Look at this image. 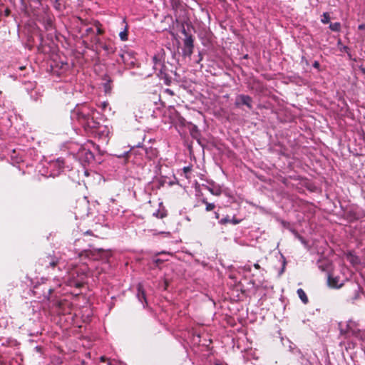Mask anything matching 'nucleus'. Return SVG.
<instances>
[{
    "label": "nucleus",
    "mask_w": 365,
    "mask_h": 365,
    "mask_svg": "<svg viewBox=\"0 0 365 365\" xmlns=\"http://www.w3.org/2000/svg\"><path fill=\"white\" fill-rule=\"evenodd\" d=\"M96 110L89 107L86 104L76 106L71 113L72 120H76L85 129V130L91 134L94 130L97 129L101 125L100 123L94 120L93 114Z\"/></svg>",
    "instance_id": "obj_1"
},
{
    "label": "nucleus",
    "mask_w": 365,
    "mask_h": 365,
    "mask_svg": "<svg viewBox=\"0 0 365 365\" xmlns=\"http://www.w3.org/2000/svg\"><path fill=\"white\" fill-rule=\"evenodd\" d=\"M79 255L80 257L85 256L87 258L96 260L100 259H108L110 256V253L108 250L99 248L93 250H84L81 252Z\"/></svg>",
    "instance_id": "obj_2"
},
{
    "label": "nucleus",
    "mask_w": 365,
    "mask_h": 365,
    "mask_svg": "<svg viewBox=\"0 0 365 365\" xmlns=\"http://www.w3.org/2000/svg\"><path fill=\"white\" fill-rule=\"evenodd\" d=\"M341 334L344 335L346 337L351 336L358 337L359 335L360 330L357 328V324L352 321L347 322L345 329H341Z\"/></svg>",
    "instance_id": "obj_3"
},
{
    "label": "nucleus",
    "mask_w": 365,
    "mask_h": 365,
    "mask_svg": "<svg viewBox=\"0 0 365 365\" xmlns=\"http://www.w3.org/2000/svg\"><path fill=\"white\" fill-rule=\"evenodd\" d=\"M235 105L236 107L246 106L249 109H252V98L248 95L240 94L237 96Z\"/></svg>",
    "instance_id": "obj_4"
},
{
    "label": "nucleus",
    "mask_w": 365,
    "mask_h": 365,
    "mask_svg": "<svg viewBox=\"0 0 365 365\" xmlns=\"http://www.w3.org/2000/svg\"><path fill=\"white\" fill-rule=\"evenodd\" d=\"M39 264L45 268L54 267L58 264V258L47 255L39 259Z\"/></svg>",
    "instance_id": "obj_5"
},
{
    "label": "nucleus",
    "mask_w": 365,
    "mask_h": 365,
    "mask_svg": "<svg viewBox=\"0 0 365 365\" xmlns=\"http://www.w3.org/2000/svg\"><path fill=\"white\" fill-rule=\"evenodd\" d=\"M78 157L83 163H90L94 160L93 153L88 149L82 148L78 153Z\"/></svg>",
    "instance_id": "obj_6"
},
{
    "label": "nucleus",
    "mask_w": 365,
    "mask_h": 365,
    "mask_svg": "<svg viewBox=\"0 0 365 365\" xmlns=\"http://www.w3.org/2000/svg\"><path fill=\"white\" fill-rule=\"evenodd\" d=\"M71 277H72V279L69 282L70 286H73V287H78V288L82 286V281L84 278L83 273H81V274H79L77 271H73L71 273Z\"/></svg>",
    "instance_id": "obj_7"
},
{
    "label": "nucleus",
    "mask_w": 365,
    "mask_h": 365,
    "mask_svg": "<svg viewBox=\"0 0 365 365\" xmlns=\"http://www.w3.org/2000/svg\"><path fill=\"white\" fill-rule=\"evenodd\" d=\"M50 166L53 169L51 175L54 177L58 175L63 170L64 161L63 159L58 158L56 161L51 163Z\"/></svg>",
    "instance_id": "obj_8"
},
{
    "label": "nucleus",
    "mask_w": 365,
    "mask_h": 365,
    "mask_svg": "<svg viewBox=\"0 0 365 365\" xmlns=\"http://www.w3.org/2000/svg\"><path fill=\"white\" fill-rule=\"evenodd\" d=\"M109 134V129L107 126L100 125L99 127L94 130L93 135L98 136L99 138H107Z\"/></svg>",
    "instance_id": "obj_9"
},
{
    "label": "nucleus",
    "mask_w": 365,
    "mask_h": 365,
    "mask_svg": "<svg viewBox=\"0 0 365 365\" xmlns=\"http://www.w3.org/2000/svg\"><path fill=\"white\" fill-rule=\"evenodd\" d=\"M153 69L155 71H159L160 74H163V69L165 68V66L163 63L161 57L159 55H155L153 57Z\"/></svg>",
    "instance_id": "obj_10"
},
{
    "label": "nucleus",
    "mask_w": 365,
    "mask_h": 365,
    "mask_svg": "<svg viewBox=\"0 0 365 365\" xmlns=\"http://www.w3.org/2000/svg\"><path fill=\"white\" fill-rule=\"evenodd\" d=\"M340 278L339 277H333L331 274L328 275V284L333 288H340L343 284L339 282Z\"/></svg>",
    "instance_id": "obj_11"
},
{
    "label": "nucleus",
    "mask_w": 365,
    "mask_h": 365,
    "mask_svg": "<svg viewBox=\"0 0 365 365\" xmlns=\"http://www.w3.org/2000/svg\"><path fill=\"white\" fill-rule=\"evenodd\" d=\"M136 297L141 303H143L144 302L145 304H147L145 292L142 284H138L137 286Z\"/></svg>",
    "instance_id": "obj_12"
},
{
    "label": "nucleus",
    "mask_w": 365,
    "mask_h": 365,
    "mask_svg": "<svg viewBox=\"0 0 365 365\" xmlns=\"http://www.w3.org/2000/svg\"><path fill=\"white\" fill-rule=\"evenodd\" d=\"M95 45H96V49H98V48H103V50H105L107 52H110L111 48L109 45L103 43L99 38L98 37H96L95 38Z\"/></svg>",
    "instance_id": "obj_13"
},
{
    "label": "nucleus",
    "mask_w": 365,
    "mask_h": 365,
    "mask_svg": "<svg viewBox=\"0 0 365 365\" xmlns=\"http://www.w3.org/2000/svg\"><path fill=\"white\" fill-rule=\"evenodd\" d=\"M330 264L327 259H319L317 261V266L319 269L323 272L327 271Z\"/></svg>",
    "instance_id": "obj_14"
},
{
    "label": "nucleus",
    "mask_w": 365,
    "mask_h": 365,
    "mask_svg": "<svg viewBox=\"0 0 365 365\" xmlns=\"http://www.w3.org/2000/svg\"><path fill=\"white\" fill-rule=\"evenodd\" d=\"M112 80L110 78L106 79V81L103 83V89L106 94H110L112 91L111 86Z\"/></svg>",
    "instance_id": "obj_15"
},
{
    "label": "nucleus",
    "mask_w": 365,
    "mask_h": 365,
    "mask_svg": "<svg viewBox=\"0 0 365 365\" xmlns=\"http://www.w3.org/2000/svg\"><path fill=\"white\" fill-rule=\"evenodd\" d=\"M297 293L298 294V297H299V299L302 300V302L304 304H306L308 303V302H309L308 297L302 289H301V288L298 289L297 291Z\"/></svg>",
    "instance_id": "obj_16"
},
{
    "label": "nucleus",
    "mask_w": 365,
    "mask_h": 365,
    "mask_svg": "<svg viewBox=\"0 0 365 365\" xmlns=\"http://www.w3.org/2000/svg\"><path fill=\"white\" fill-rule=\"evenodd\" d=\"M184 47L187 48H194V38L192 36H187V38H185L184 41Z\"/></svg>",
    "instance_id": "obj_17"
},
{
    "label": "nucleus",
    "mask_w": 365,
    "mask_h": 365,
    "mask_svg": "<svg viewBox=\"0 0 365 365\" xmlns=\"http://www.w3.org/2000/svg\"><path fill=\"white\" fill-rule=\"evenodd\" d=\"M153 216L156 217L157 218L163 219L167 216V211L165 210H158L153 213Z\"/></svg>",
    "instance_id": "obj_18"
},
{
    "label": "nucleus",
    "mask_w": 365,
    "mask_h": 365,
    "mask_svg": "<svg viewBox=\"0 0 365 365\" xmlns=\"http://www.w3.org/2000/svg\"><path fill=\"white\" fill-rule=\"evenodd\" d=\"M329 29L336 32H339L341 30V24L339 22L331 23L329 24Z\"/></svg>",
    "instance_id": "obj_19"
},
{
    "label": "nucleus",
    "mask_w": 365,
    "mask_h": 365,
    "mask_svg": "<svg viewBox=\"0 0 365 365\" xmlns=\"http://www.w3.org/2000/svg\"><path fill=\"white\" fill-rule=\"evenodd\" d=\"M119 36L121 41H127L128 40V26L126 25L125 26V29L123 31H120L119 33Z\"/></svg>",
    "instance_id": "obj_20"
},
{
    "label": "nucleus",
    "mask_w": 365,
    "mask_h": 365,
    "mask_svg": "<svg viewBox=\"0 0 365 365\" xmlns=\"http://www.w3.org/2000/svg\"><path fill=\"white\" fill-rule=\"evenodd\" d=\"M292 232L294 233L296 238H297L304 245H307V242L306 241V240L302 236H301L297 231L293 230Z\"/></svg>",
    "instance_id": "obj_21"
},
{
    "label": "nucleus",
    "mask_w": 365,
    "mask_h": 365,
    "mask_svg": "<svg viewBox=\"0 0 365 365\" xmlns=\"http://www.w3.org/2000/svg\"><path fill=\"white\" fill-rule=\"evenodd\" d=\"M321 21L324 24H328L330 21L329 14L327 12H324L322 15V18Z\"/></svg>",
    "instance_id": "obj_22"
},
{
    "label": "nucleus",
    "mask_w": 365,
    "mask_h": 365,
    "mask_svg": "<svg viewBox=\"0 0 365 365\" xmlns=\"http://www.w3.org/2000/svg\"><path fill=\"white\" fill-rule=\"evenodd\" d=\"M183 56H190L193 53V48L184 47L182 50Z\"/></svg>",
    "instance_id": "obj_23"
},
{
    "label": "nucleus",
    "mask_w": 365,
    "mask_h": 365,
    "mask_svg": "<svg viewBox=\"0 0 365 365\" xmlns=\"http://www.w3.org/2000/svg\"><path fill=\"white\" fill-rule=\"evenodd\" d=\"M164 261H165L164 259H159V258L153 259L154 267H159L160 265L164 262Z\"/></svg>",
    "instance_id": "obj_24"
},
{
    "label": "nucleus",
    "mask_w": 365,
    "mask_h": 365,
    "mask_svg": "<svg viewBox=\"0 0 365 365\" xmlns=\"http://www.w3.org/2000/svg\"><path fill=\"white\" fill-rule=\"evenodd\" d=\"M209 190L210 191V192L212 194V195H217V196H219L221 195V190L220 188H217V189H212V188H209Z\"/></svg>",
    "instance_id": "obj_25"
},
{
    "label": "nucleus",
    "mask_w": 365,
    "mask_h": 365,
    "mask_svg": "<svg viewBox=\"0 0 365 365\" xmlns=\"http://www.w3.org/2000/svg\"><path fill=\"white\" fill-rule=\"evenodd\" d=\"M230 221H231V219L230 218V217H229V216H227V217H224V218H222V219L219 221V222H220V224H222V225H225V224H226V223L230 222Z\"/></svg>",
    "instance_id": "obj_26"
},
{
    "label": "nucleus",
    "mask_w": 365,
    "mask_h": 365,
    "mask_svg": "<svg viewBox=\"0 0 365 365\" xmlns=\"http://www.w3.org/2000/svg\"><path fill=\"white\" fill-rule=\"evenodd\" d=\"M215 207V205L214 203H207L205 210L207 211H211Z\"/></svg>",
    "instance_id": "obj_27"
},
{
    "label": "nucleus",
    "mask_w": 365,
    "mask_h": 365,
    "mask_svg": "<svg viewBox=\"0 0 365 365\" xmlns=\"http://www.w3.org/2000/svg\"><path fill=\"white\" fill-rule=\"evenodd\" d=\"M292 352H293L294 354H298L301 359L304 358V355L302 354V351H300V349H297V348H296V349H294L292 350Z\"/></svg>",
    "instance_id": "obj_28"
},
{
    "label": "nucleus",
    "mask_w": 365,
    "mask_h": 365,
    "mask_svg": "<svg viewBox=\"0 0 365 365\" xmlns=\"http://www.w3.org/2000/svg\"><path fill=\"white\" fill-rule=\"evenodd\" d=\"M240 222H241V220H237L235 217H233L231 219L230 223H232L233 225H237V224H239Z\"/></svg>",
    "instance_id": "obj_29"
},
{
    "label": "nucleus",
    "mask_w": 365,
    "mask_h": 365,
    "mask_svg": "<svg viewBox=\"0 0 365 365\" xmlns=\"http://www.w3.org/2000/svg\"><path fill=\"white\" fill-rule=\"evenodd\" d=\"M182 34L185 36V38H187V36H192L191 34H189L185 27H182V29L181 31Z\"/></svg>",
    "instance_id": "obj_30"
},
{
    "label": "nucleus",
    "mask_w": 365,
    "mask_h": 365,
    "mask_svg": "<svg viewBox=\"0 0 365 365\" xmlns=\"http://www.w3.org/2000/svg\"><path fill=\"white\" fill-rule=\"evenodd\" d=\"M160 75H161V76L164 75V76H162V78H165V83L168 85V84H169V83L170 82V80H169V79L168 78V77H167V74H165V73H164L163 72V74H160Z\"/></svg>",
    "instance_id": "obj_31"
},
{
    "label": "nucleus",
    "mask_w": 365,
    "mask_h": 365,
    "mask_svg": "<svg viewBox=\"0 0 365 365\" xmlns=\"http://www.w3.org/2000/svg\"><path fill=\"white\" fill-rule=\"evenodd\" d=\"M313 67L317 69H319V67H320L319 63L317 61H315L313 63Z\"/></svg>",
    "instance_id": "obj_32"
},
{
    "label": "nucleus",
    "mask_w": 365,
    "mask_h": 365,
    "mask_svg": "<svg viewBox=\"0 0 365 365\" xmlns=\"http://www.w3.org/2000/svg\"><path fill=\"white\" fill-rule=\"evenodd\" d=\"M86 32L87 34H89L91 33H94V30L93 28L90 27V28L86 29Z\"/></svg>",
    "instance_id": "obj_33"
},
{
    "label": "nucleus",
    "mask_w": 365,
    "mask_h": 365,
    "mask_svg": "<svg viewBox=\"0 0 365 365\" xmlns=\"http://www.w3.org/2000/svg\"><path fill=\"white\" fill-rule=\"evenodd\" d=\"M358 29L359 30H364V29H365V24H362L359 25Z\"/></svg>",
    "instance_id": "obj_34"
},
{
    "label": "nucleus",
    "mask_w": 365,
    "mask_h": 365,
    "mask_svg": "<svg viewBox=\"0 0 365 365\" xmlns=\"http://www.w3.org/2000/svg\"><path fill=\"white\" fill-rule=\"evenodd\" d=\"M103 33V31L100 28L96 29V34H101Z\"/></svg>",
    "instance_id": "obj_35"
},
{
    "label": "nucleus",
    "mask_w": 365,
    "mask_h": 365,
    "mask_svg": "<svg viewBox=\"0 0 365 365\" xmlns=\"http://www.w3.org/2000/svg\"><path fill=\"white\" fill-rule=\"evenodd\" d=\"M254 267H255V268H256L257 269H260V266H259V264L258 263H255L254 264Z\"/></svg>",
    "instance_id": "obj_36"
},
{
    "label": "nucleus",
    "mask_w": 365,
    "mask_h": 365,
    "mask_svg": "<svg viewBox=\"0 0 365 365\" xmlns=\"http://www.w3.org/2000/svg\"><path fill=\"white\" fill-rule=\"evenodd\" d=\"M160 234H163V235H166L168 236H169L170 235V233L169 232H160Z\"/></svg>",
    "instance_id": "obj_37"
},
{
    "label": "nucleus",
    "mask_w": 365,
    "mask_h": 365,
    "mask_svg": "<svg viewBox=\"0 0 365 365\" xmlns=\"http://www.w3.org/2000/svg\"><path fill=\"white\" fill-rule=\"evenodd\" d=\"M126 55H128V53H125V54H123V55H122V56H121V57H122V58H123V61H125V56H126Z\"/></svg>",
    "instance_id": "obj_38"
},
{
    "label": "nucleus",
    "mask_w": 365,
    "mask_h": 365,
    "mask_svg": "<svg viewBox=\"0 0 365 365\" xmlns=\"http://www.w3.org/2000/svg\"><path fill=\"white\" fill-rule=\"evenodd\" d=\"M166 92H167V93H170V94H171V95H173V92L171 90H170V89H167V90H166Z\"/></svg>",
    "instance_id": "obj_39"
},
{
    "label": "nucleus",
    "mask_w": 365,
    "mask_h": 365,
    "mask_svg": "<svg viewBox=\"0 0 365 365\" xmlns=\"http://www.w3.org/2000/svg\"><path fill=\"white\" fill-rule=\"evenodd\" d=\"M188 170H190V168H189L188 167H185V168H184V171H185V172H187V171H188Z\"/></svg>",
    "instance_id": "obj_40"
},
{
    "label": "nucleus",
    "mask_w": 365,
    "mask_h": 365,
    "mask_svg": "<svg viewBox=\"0 0 365 365\" xmlns=\"http://www.w3.org/2000/svg\"><path fill=\"white\" fill-rule=\"evenodd\" d=\"M202 202L205 205H207V203H209L205 199L202 200Z\"/></svg>",
    "instance_id": "obj_41"
},
{
    "label": "nucleus",
    "mask_w": 365,
    "mask_h": 365,
    "mask_svg": "<svg viewBox=\"0 0 365 365\" xmlns=\"http://www.w3.org/2000/svg\"><path fill=\"white\" fill-rule=\"evenodd\" d=\"M105 359H106L105 356H101V361H105Z\"/></svg>",
    "instance_id": "obj_42"
},
{
    "label": "nucleus",
    "mask_w": 365,
    "mask_h": 365,
    "mask_svg": "<svg viewBox=\"0 0 365 365\" xmlns=\"http://www.w3.org/2000/svg\"><path fill=\"white\" fill-rule=\"evenodd\" d=\"M215 217L217 219H218L219 218V214L217 212H215Z\"/></svg>",
    "instance_id": "obj_43"
},
{
    "label": "nucleus",
    "mask_w": 365,
    "mask_h": 365,
    "mask_svg": "<svg viewBox=\"0 0 365 365\" xmlns=\"http://www.w3.org/2000/svg\"><path fill=\"white\" fill-rule=\"evenodd\" d=\"M349 50V48L347 46L344 47V51H347Z\"/></svg>",
    "instance_id": "obj_44"
},
{
    "label": "nucleus",
    "mask_w": 365,
    "mask_h": 365,
    "mask_svg": "<svg viewBox=\"0 0 365 365\" xmlns=\"http://www.w3.org/2000/svg\"><path fill=\"white\" fill-rule=\"evenodd\" d=\"M6 15H9V11H6Z\"/></svg>",
    "instance_id": "obj_45"
}]
</instances>
